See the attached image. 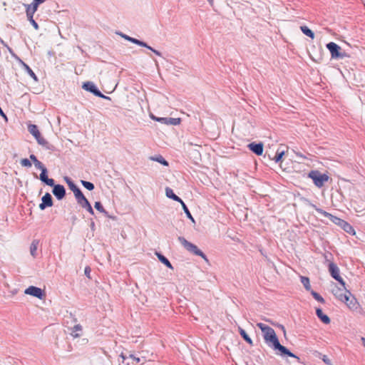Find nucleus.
<instances>
[{"label":"nucleus","mask_w":365,"mask_h":365,"mask_svg":"<svg viewBox=\"0 0 365 365\" xmlns=\"http://www.w3.org/2000/svg\"><path fill=\"white\" fill-rule=\"evenodd\" d=\"M152 118H153V119H155L157 121H159V122H161V123H165V124H169V118H154V117H152Z\"/></svg>","instance_id":"36"},{"label":"nucleus","mask_w":365,"mask_h":365,"mask_svg":"<svg viewBox=\"0 0 365 365\" xmlns=\"http://www.w3.org/2000/svg\"><path fill=\"white\" fill-rule=\"evenodd\" d=\"M327 48L331 53L332 58H343L344 55L340 53L341 47L334 42H330L327 44Z\"/></svg>","instance_id":"7"},{"label":"nucleus","mask_w":365,"mask_h":365,"mask_svg":"<svg viewBox=\"0 0 365 365\" xmlns=\"http://www.w3.org/2000/svg\"><path fill=\"white\" fill-rule=\"evenodd\" d=\"M150 159L153 161H156V162H158L160 163V164L163 165H165V166H168V161H166L162 155H157V156H155V157H150Z\"/></svg>","instance_id":"26"},{"label":"nucleus","mask_w":365,"mask_h":365,"mask_svg":"<svg viewBox=\"0 0 365 365\" xmlns=\"http://www.w3.org/2000/svg\"><path fill=\"white\" fill-rule=\"evenodd\" d=\"M165 195L168 197L173 199L175 201H177L178 202H182V200L177 196L173 191V190L170 187L165 188Z\"/></svg>","instance_id":"21"},{"label":"nucleus","mask_w":365,"mask_h":365,"mask_svg":"<svg viewBox=\"0 0 365 365\" xmlns=\"http://www.w3.org/2000/svg\"><path fill=\"white\" fill-rule=\"evenodd\" d=\"M287 152V150H285L284 149H282V146H280L277 150V152H276V155H274V157L272 158V160L275 162V163H279L280 161H282V158L283 157V155H284L285 153Z\"/></svg>","instance_id":"20"},{"label":"nucleus","mask_w":365,"mask_h":365,"mask_svg":"<svg viewBox=\"0 0 365 365\" xmlns=\"http://www.w3.org/2000/svg\"><path fill=\"white\" fill-rule=\"evenodd\" d=\"M30 159L33 161L34 163L38 160L36 157L33 154L30 155Z\"/></svg>","instance_id":"46"},{"label":"nucleus","mask_w":365,"mask_h":365,"mask_svg":"<svg viewBox=\"0 0 365 365\" xmlns=\"http://www.w3.org/2000/svg\"><path fill=\"white\" fill-rule=\"evenodd\" d=\"M300 29L302 31V33L306 36H309L312 39L314 38L315 36L314 32L311 29H309L307 26H302L300 27Z\"/></svg>","instance_id":"23"},{"label":"nucleus","mask_w":365,"mask_h":365,"mask_svg":"<svg viewBox=\"0 0 365 365\" xmlns=\"http://www.w3.org/2000/svg\"><path fill=\"white\" fill-rule=\"evenodd\" d=\"M257 326L261 329L264 342L267 345L275 351L276 354L282 357L289 356L299 360V357L292 353L286 346L282 345L274 330L268 325L263 323H257Z\"/></svg>","instance_id":"1"},{"label":"nucleus","mask_w":365,"mask_h":365,"mask_svg":"<svg viewBox=\"0 0 365 365\" xmlns=\"http://www.w3.org/2000/svg\"><path fill=\"white\" fill-rule=\"evenodd\" d=\"M46 172H47L46 169H43V170L41 171V173L40 174V179L41 181H43L44 182L46 180V179L48 178L46 175Z\"/></svg>","instance_id":"32"},{"label":"nucleus","mask_w":365,"mask_h":365,"mask_svg":"<svg viewBox=\"0 0 365 365\" xmlns=\"http://www.w3.org/2000/svg\"><path fill=\"white\" fill-rule=\"evenodd\" d=\"M38 244L39 241L38 240H34L31 244L30 253L34 257H36Z\"/></svg>","instance_id":"22"},{"label":"nucleus","mask_w":365,"mask_h":365,"mask_svg":"<svg viewBox=\"0 0 365 365\" xmlns=\"http://www.w3.org/2000/svg\"><path fill=\"white\" fill-rule=\"evenodd\" d=\"M316 211L322 215L324 217H329V220L334 224L339 225V226H341L342 225H345V221L341 218H339L337 217H335L334 215H332L331 214L320 209V208H316Z\"/></svg>","instance_id":"8"},{"label":"nucleus","mask_w":365,"mask_h":365,"mask_svg":"<svg viewBox=\"0 0 365 365\" xmlns=\"http://www.w3.org/2000/svg\"><path fill=\"white\" fill-rule=\"evenodd\" d=\"M74 195L76 198L78 203L83 207L86 205V202H88V200L83 195L81 190H74Z\"/></svg>","instance_id":"15"},{"label":"nucleus","mask_w":365,"mask_h":365,"mask_svg":"<svg viewBox=\"0 0 365 365\" xmlns=\"http://www.w3.org/2000/svg\"><path fill=\"white\" fill-rule=\"evenodd\" d=\"M346 232L351 233L352 231H354L352 227L345 221V225H342L341 226Z\"/></svg>","instance_id":"30"},{"label":"nucleus","mask_w":365,"mask_h":365,"mask_svg":"<svg viewBox=\"0 0 365 365\" xmlns=\"http://www.w3.org/2000/svg\"><path fill=\"white\" fill-rule=\"evenodd\" d=\"M24 294L31 295L33 297H43L46 294L44 289H41L34 286H31L26 289Z\"/></svg>","instance_id":"9"},{"label":"nucleus","mask_w":365,"mask_h":365,"mask_svg":"<svg viewBox=\"0 0 365 365\" xmlns=\"http://www.w3.org/2000/svg\"><path fill=\"white\" fill-rule=\"evenodd\" d=\"M128 359H132L133 361H135L136 363H139L140 361V359L138 356H136L134 354L131 352L128 353H122L118 357V362L120 364L121 361L123 364L125 363V361Z\"/></svg>","instance_id":"11"},{"label":"nucleus","mask_w":365,"mask_h":365,"mask_svg":"<svg viewBox=\"0 0 365 365\" xmlns=\"http://www.w3.org/2000/svg\"><path fill=\"white\" fill-rule=\"evenodd\" d=\"M21 165L24 167L30 168L31 166V163L30 160L27 158L21 159Z\"/></svg>","instance_id":"31"},{"label":"nucleus","mask_w":365,"mask_h":365,"mask_svg":"<svg viewBox=\"0 0 365 365\" xmlns=\"http://www.w3.org/2000/svg\"><path fill=\"white\" fill-rule=\"evenodd\" d=\"M308 177L313 180L314 185L318 187H323L324 183L329 179L327 174H322L319 170H311L308 174Z\"/></svg>","instance_id":"3"},{"label":"nucleus","mask_w":365,"mask_h":365,"mask_svg":"<svg viewBox=\"0 0 365 365\" xmlns=\"http://www.w3.org/2000/svg\"><path fill=\"white\" fill-rule=\"evenodd\" d=\"M38 300H39V302H40V303H38V304H36V306L40 307V306H41V304H46V298H41V297H39V298H38Z\"/></svg>","instance_id":"43"},{"label":"nucleus","mask_w":365,"mask_h":365,"mask_svg":"<svg viewBox=\"0 0 365 365\" xmlns=\"http://www.w3.org/2000/svg\"><path fill=\"white\" fill-rule=\"evenodd\" d=\"M84 272H85V274L88 278H90L91 269L89 267H86Z\"/></svg>","instance_id":"44"},{"label":"nucleus","mask_w":365,"mask_h":365,"mask_svg":"<svg viewBox=\"0 0 365 365\" xmlns=\"http://www.w3.org/2000/svg\"><path fill=\"white\" fill-rule=\"evenodd\" d=\"M208 1L212 3L213 0H208Z\"/></svg>","instance_id":"52"},{"label":"nucleus","mask_w":365,"mask_h":365,"mask_svg":"<svg viewBox=\"0 0 365 365\" xmlns=\"http://www.w3.org/2000/svg\"><path fill=\"white\" fill-rule=\"evenodd\" d=\"M42 202L39 205V208L43 210L46 207H51L53 205V200L51 195L47 192L42 197Z\"/></svg>","instance_id":"12"},{"label":"nucleus","mask_w":365,"mask_h":365,"mask_svg":"<svg viewBox=\"0 0 365 365\" xmlns=\"http://www.w3.org/2000/svg\"><path fill=\"white\" fill-rule=\"evenodd\" d=\"M157 256L159 259V260L163 263L164 264L165 266H167L168 267L170 268V269H173V266L171 264V263L170 262V261L163 255H162L161 254H159V253H157Z\"/></svg>","instance_id":"24"},{"label":"nucleus","mask_w":365,"mask_h":365,"mask_svg":"<svg viewBox=\"0 0 365 365\" xmlns=\"http://www.w3.org/2000/svg\"><path fill=\"white\" fill-rule=\"evenodd\" d=\"M81 184L88 190H93L94 189V185L91 182L81 180Z\"/></svg>","instance_id":"29"},{"label":"nucleus","mask_w":365,"mask_h":365,"mask_svg":"<svg viewBox=\"0 0 365 365\" xmlns=\"http://www.w3.org/2000/svg\"><path fill=\"white\" fill-rule=\"evenodd\" d=\"M180 123V118H169V124L171 125H178Z\"/></svg>","instance_id":"37"},{"label":"nucleus","mask_w":365,"mask_h":365,"mask_svg":"<svg viewBox=\"0 0 365 365\" xmlns=\"http://www.w3.org/2000/svg\"><path fill=\"white\" fill-rule=\"evenodd\" d=\"M36 4H28L26 5V12L28 18H33L34 13L36 11Z\"/></svg>","instance_id":"19"},{"label":"nucleus","mask_w":365,"mask_h":365,"mask_svg":"<svg viewBox=\"0 0 365 365\" xmlns=\"http://www.w3.org/2000/svg\"><path fill=\"white\" fill-rule=\"evenodd\" d=\"M328 268L331 276L338 281L343 288L342 292L339 294V297H348V294H350V292L345 287V282L340 276V270L338 266L335 263L329 262Z\"/></svg>","instance_id":"2"},{"label":"nucleus","mask_w":365,"mask_h":365,"mask_svg":"<svg viewBox=\"0 0 365 365\" xmlns=\"http://www.w3.org/2000/svg\"><path fill=\"white\" fill-rule=\"evenodd\" d=\"M300 279H301V282L303 284V286L304 287V288L307 291H310L311 290V284H310L309 279L307 277L301 276Z\"/></svg>","instance_id":"25"},{"label":"nucleus","mask_w":365,"mask_h":365,"mask_svg":"<svg viewBox=\"0 0 365 365\" xmlns=\"http://www.w3.org/2000/svg\"><path fill=\"white\" fill-rule=\"evenodd\" d=\"M248 148L250 150L255 153L257 155H261L263 153V144L262 143H252L248 145Z\"/></svg>","instance_id":"14"},{"label":"nucleus","mask_w":365,"mask_h":365,"mask_svg":"<svg viewBox=\"0 0 365 365\" xmlns=\"http://www.w3.org/2000/svg\"><path fill=\"white\" fill-rule=\"evenodd\" d=\"M318 302H321V303H324L325 302V300H324V298H315Z\"/></svg>","instance_id":"47"},{"label":"nucleus","mask_w":365,"mask_h":365,"mask_svg":"<svg viewBox=\"0 0 365 365\" xmlns=\"http://www.w3.org/2000/svg\"><path fill=\"white\" fill-rule=\"evenodd\" d=\"M316 315L325 324L330 323V318L323 313L322 309L319 307L316 308Z\"/></svg>","instance_id":"16"},{"label":"nucleus","mask_w":365,"mask_h":365,"mask_svg":"<svg viewBox=\"0 0 365 365\" xmlns=\"http://www.w3.org/2000/svg\"><path fill=\"white\" fill-rule=\"evenodd\" d=\"M124 38L125 39L131 41L133 43H135V44H137L138 46H143V47H145V48L150 49V51H152L153 53H155L158 56H160V53L158 51L151 48L150 46L147 45V43H145L143 41H139V40H138L136 38H132V37H130V36H124Z\"/></svg>","instance_id":"10"},{"label":"nucleus","mask_w":365,"mask_h":365,"mask_svg":"<svg viewBox=\"0 0 365 365\" xmlns=\"http://www.w3.org/2000/svg\"><path fill=\"white\" fill-rule=\"evenodd\" d=\"M68 185L70 189L74 192V190H80L72 181L70 180H67Z\"/></svg>","instance_id":"33"},{"label":"nucleus","mask_w":365,"mask_h":365,"mask_svg":"<svg viewBox=\"0 0 365 365\" xmlns=\"http://www.w3.org/2000/svg\"><path fill=\"white\" fill-rule=\"evenodd\" d=\"M45 183L49 186H53L54 187V180L51 178H48L45 181Z\"/></svg>","instance_id":"41"},{"label":"nucleus","mask_w":365,"mask_h":365,"mask_svg":"<svg viewBox=\"0 0 365 365\" xmlns=\"http://www.w3.org/2000/svg\"><path fill=\"white\" fill-rule=\"evenodd\" d=\"M24 67L25 68L26 71L29 73V75L34 78L35 81H37V77L34 72L31 70V68L26 63H24Z\"/></svg>","instance_id":"28"},{"label":"nucleus","mask_w":365,"mask_h":365,"mask_svg":"<svg viewBox=\"0 0 365 365\" xmlns=\"http://www.w3.org/2000/svg\"><path fill=\"white\" fill-rule=\"evenodd\" d=\"M71 334L74 337V338H76V337H78L80 335L79 334H77L76 332H71Z\"/></svg>","instance_id":"48"},{"label":"nucleus","mask_w":365,"mask_h":365,"mask_svg":"<svg viewBox=\"0 0 365 365\" xmlns=\"http://www.w3.org/2000/svg\"><path fill=\"white\" fill-rule=\"evenodd\" d=\"M297 155L298 157H300V158H304V159H306V158H307L304 155H302V154H301V153H297Z\"/></svg>","instance_id":"49"},{"label":"nucleus","mask_w":365,"mask_h":365,"mask_svg":"<svg viewBox=\"0 0 365 365\" xmlns=\"http://www.w3.org/2000/svg\"><path fill=\"white\" fill-rule=\"evenodd\" d=\"M28 130L29 133L35 138L39 145L46 146L48 145L47 140L41 135L38 127L34 124H29L28 125Z\"/></svg>","instance_id":"5"},{"label":"nucleus","mask_w":365,"mask_h":365,"mask_svg":"<svg viewBox=\"0 0 365 365\" xmlns=\"http://www.w3.org/2000/svg\"><path fill=\"white\" fill-rule=\"evenodd\" d=\"M53 193L57 199L61 200L65 197L66 190L61 185H56L53 189Z\"/></svg>","instance_id":"13"},{"label":"nucleus","mask_w":365,"mask_h":365,"mask_svg":"<svg viewBox=\"0 0 365 365\" xmlns=\"http://www.w3.org/2000/svg\"><path fill=\"white\" fill-rule=\"evenodd\" d=\"M44 0H34V4H36V7L38 8V6L39 4H41L43 2Z\"/></svg>","instance_id":"45"},{"label":"nucleus","mask_w":365,"mask_h":365,"mask_svg":"<svg viewBox=\"0 0 365 365\" xmlns=\"http://www.w3.org/2000/svg\"><path fill=\"white\" fill-rule=\"evenodd\" d=\"M322 359L327 365H331V360L328 358L327 355H323Z\"/></svg>","instance_id":"39"},{"label":"nucleus","mask_w":365,"mask_h":365,"mask_svg":"<svg viewBox=\"0 0 365 365\" xmlns=\"http://www.w3.org/2000/svg\"><path fill=\"white\" fill-rule=\"evenodd\" d=\"M179 242L182 244V245L189 252L193 253L195 255L200 256L202 257L205 260L207 261V259L206 256L204 255V253L200 251L196 245L194 244L188 242L187 240H185L183 237H178Z\"/></svg>","instance_id":"4"},{"label":"nucleus","mask_w":365,"mask_h":365,"mask_svg":"<svg viewBox=\"0 0 365 365\" xmlns=\"http://www.w3.org/2000/svg\"><path fill=\"white\" fill-rule=\"evenodd\" d=\"M238 331L242 336V338L250 346L253 345V341L252 339L249 336V335L247 334L245 329H243L242 327H238Z\"/></svg>","instance_id":"18"},{"label":"nucleus","mask_w":365,"mask_h":365,"mask_svg":"<svg viewBox=\"0 0 365 365\" xmlns=\"http://www.w3.org/2000/svg\"><path fill=\"white\" fill-rule=\"evenodd\" d=\"M341 303L346 304V306L353 311L360 310V304L357 301V298H337Z\"/></svg>","instance_id":"6"},{"label":"nucleus","mask_w":365,"mask_h":365,"mask_svg":"<svg viewBox=\"0 0 365 365\" xmlns=\"http://www.w3.org/2000/svg\"><path fill=\"white\" fill-rule=\"evenodd\" d=\"M83 88L93 93L98 96L104 97L103 95H102L101 93L96 88V86L90 82L85 83L83 86Z\"/></svg>","instance_id":"17"},{"label":"nucleus","mask_w":365,"mask_h":365,"mask_svg":"<svg viewBox=\"0 0 365 365\" xmlns=\"http://www.w3.org/2000/svg\"><path fill=\"white\" fill-rule=\"evenodd\" d=\"M311 294L313 295V297H319L315 292L311 291Z\"/></svg>","instance_id":"50"},{"label":"nucleus","mask_w":365,"mask_h":365,"mask_svg":"<svg viewBox=\"0 0 365 365\" xmlns=\"http://www.w3.org/2000/svg\"><path fill=\"white\" fill-rule=\"evenodd\" d=\"M82 329V327L80 324H76L72 328L71 332H76L78 331H81Z\"/></svg>","instance_id":"42"},{"label":"nucleus","mask_w":365,"mask_h":365,"mask_svg":"<svg viewBox=\"0 0 365 365\" xmlns=\"http://www.w3.org/2000/svg\"><path fill=\"white\" fill-rule=\"evenodd\" d=\"M361 340L363 346L365 347V337H361Z\"/></svg>","instance_id":"51"},{"label":"nucleus","mask_w":365,"mask_h":365,"mask_svg":"<svg viewBox=\"0 0 365 365\" xmlns=\"http://www.w3.org/2000/svg\"><path fill=\"white\" fill-rule=\"evenodd\" d=\"M182 207V209L184 210V212H185L187 217L190 219L192 222H194V218L192 217L191 213L190 212L188 208L187 207L186 205L184 203L183 201L180 202Z\"/></svg>","instance_id":"27"},{"label":"nucleus","mask_w":365,"mask_h":365,"mask_svg":"<svg viewBox=\"0 0 365 365\" xmlns=\"http://www.w3.org/2000/svg\"><path fill=\"white\" fill-rule=\"evenodd\" d=\"M94 207L96 210H98L101 212H105V210L100 202H96Z\"/></svg>","instance_id":"35"},{"label":"nucleus","mask_w":365,"mask_h":365,"mask_svg":"<svg viewBox=\"0 0 365 365\" xmlns=\"http://www.w3.org/2000/svg\"><path fill=\"white\" fill-rule=\"evenodd\" d=\"M34 165L36 168L41 170V171L43 169H46L44 165L40 162L38 160L34 163Z\"/></svg>","instance_id":"38"},{"label":"nucleus","mask_w":365,"mask_h":365,"mask_svg":"<svg viewBox=\"0 0 365 365\" xmlns=\"http://www.w3.org/2000/svg\"><path fill=\"white\" fill-rule=\"evenodd\" d=\"M29 21L31 22V24L33 25V26L35 28V29H38V24L34 20L33 18H28Z\"/></svg>","instance_id":"40"},{"label":"nucleus","mask_w":365,"mask_h":365,"mask_svg":"<svg viewBox=\"0 0 365 365\" xmlns=\"http://www.w3.org/2000/svg\"><path fill=\"white\" fill-rule=\"evenodd\" d=\"M82 207L83 208H86L87 210V211L91 214V215H93L94 214V212H93V210L90 204V202H86L85 205H83Z\"/></svg>","instance_id":"34"}]
</instances>
